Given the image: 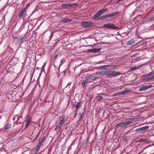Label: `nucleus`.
<instances>
[{
	"mask_svg": "<svg viewBox=\"0 0 154 154\" xmlns=\"http://www.w3.org/2000/svg\"><path fill=\"white\" fill-rule=\"evenodd\" d=\"M58 56V54H55L54 55V57H55V58H53V59H54V60L55 61L56 60V58H57Z\"/></svg>",
	"mask_w": 154,
	"mask_h": 154,
	"instance_id": "473e14b6",
	"label": "nucleus"
},
{
	"mask_svg": "<svg viewBox=\"0 0 154 154\" xmlns=\"http://www.w3.org/2000/svg\"><path fill=\"white\" fill-rule=\"evenodd\" d=\"M72 19H64L62 20V22L63 23H68L71 21Z\"/></svg>",
	"mask_w": 154,
	"mask_h": 154,
	"instance_id": "5701e85b",
	"label": "nucleus"
},
{
	"mask_svg": "<svg viewBox=\"0 0 154 154\" xmlns=\"http://www.w3.org/2000/svg\"><path fill=\"white\" fill-rule=\"evenodd\" d=\"M77 3L64 4L61 5V7L64 8H69L70 7L76 6Z\"/></svg>",
	"mask_w": 154,
	"mask_h": 154,
	"instance_id": "423d86ee",
	"label": "nucleus"
},
{
	"mask_svg": "<svg viewBox=\"0 0 154 154\" xmlns=\"http://www.w3.org/2000/svg\"><path fill=\"white\" fill-rule=\"evenodd\" d=\"M41 145H42V144H41V143H38L36 146V147H39L40 148Z\"/></svg>",
	"mask_w": 154,
	"mask_h": 154,
	"instance_id": "a19ab883",
	"label": "nucleus"
},
{
	"mask_svg": "<svg viewBox=\"0 0 154 154\" xmlns=\"http://www.w3.org/2000/svg\"><path fill=\"white\" fill-rule=\"evenodd\" d=\"M44 139L43 138L41 140L39 141L38 143H41V144H42V143L44 142Z\"/></svg>",
	"mask_w": 154,
	"mask_h": 154,
	"instance_id": "c9c22d12",
	"label": "nucleus"
},
{
	"mask_svg": "<svg viewBox=\"0 0 154 154\" xmlns=\"http://www.w3.org/2000/svg\"><path fill=\"white\" fill-rule=\"evenodd\" d=\"M120 73V72H116L115 70L107 71V76H115L119 75Z\"/></svg>",
	"mask_w": 154,
	"mask_h": 154,
	"instance_id": "20e7f679",
	"label": "nucleus"
},
{
	"mask_svg": "<svg viewBox=\"0 0 154 154\" xmlns=\"http://www.w3.org/2000/svg\"><path fill=\"white\" fill-rule=\"evenodd\" d=\"M65 120V117H63L59 121V124L57 125V127L58 128H60L61 126L63 124L64 122V121Z\"/></svg>",
	"mask_w": 154,
	"mask_h": 154,
	"instance_id": "4468645a",
	"label": "nucleus"
},
{
	"mask_svg": "<svg viewBox=\"0 0 154 154\" xmlns=\"http://www.w3.org/2000/svg\"><path fill=\"white\" fill-rule=\"evenodd\" d=\"M25 122V129H26L32 124L31 117L30 116H29V117L27 118Z\"/></svg>",
	"mask_w": 154,
	"mask_h": 154,
	"instance_id": "39448f33",
	"label": "nucleus"
},
{
	"mask_svg": "<svg viewBox=\"0 0 154 154\" xmlns=\"http://www.w3.org/2000/svg\"><path fill=\"white\" fill-rule=\"evenodd\" d=\"M137 119L135 118H132L129 119L127 120L126 121L122 122L119 123L116 125V127L119 128L120 127H122L124 126L129 125L133 122L136 121Z\"/></svg>",
	"mask_w": 154,
	"mask_h": 154,
	"instance_id": "f257e3e1",
	"label": "nucleus"
},
{
	"mask_svg": "<svg viewBox=\"0 0 154 154\" xmlns=\"http://www.w3.org/2000/svg\"><path fill=\"white\" fill-rule=\"evenodd\" d=\"M95 74H92L89 76H87V78H88L89 80H90L94 81L98 78V77L95 75Z\"/></svg>",
	"mask_w": 154,
	"mask_h": 154,
	"instance_id": "9d476101",
	"label": "nucleus"
},
{
	"mask_svg": "<svg viewBox=\"0 0 154 154\" xmlns=\"http://www.w3.org/2000/svg\"><path fill=\"white\" fill-rule=\"evenodd\" d=\"M23 28V26H21V27H20V28H21V29H22Z\"/></svg>",
	"mask_w": 154,
	"mask_h": 154,
	"instance_id": "de8ad7c7",
	"label": "nucleus"
},
{
	"mask_svg": "<svg viewBox=\"0 0 154 154\" xmlns=\"http://www.w3.org/2000/svg\"><path fill=\"white\" fill-rule=\"evenodd\" d=\"M108 67H110L111 69H113L114 67L113 65H103L100 66L99 67V69H107V68Z\"/></svg>",
	"mask_w": 154,
	"mask_h": 154,
	"instance_id": "6e6552de",
	"label": "nucleus"
},
{
	"mask_svg": "<svg viewBox=\"0 0 154 154\" xmlns=\"http://www.w3.org/2000/svg\"><path fill=\"white\" fill-rule=\"evenodd\" d=\"M107 18V16L106 15L104 16H103L100 17V20H103L104 19H106Z\"/></svg>",
	"mask_w": 154,
	"mask_h": 154,
	"instance_id": "c756f323",
	"label": "nucleus"
},
{
	"mask_svg": "<svg viewBox=\"0 0 154 154\" xmlns=\"http://www.w3.org/2000/svg\"><path fill=\"white\" fill-rule=\"evenodd\" d=\"M96 74L101 75H106L107 76V71H103L101 72H97L95 73Z\"/></svg>",
	"mask_w": 154,
	"mask_h": 154,
	"instance_id": "a211bd4d",
	"label": "nucleus"
},
{
	"mask_svg": "<svg viewBox=\"0 0 154 154\" xmlns=\"http://www.w3.org/2000/svg\"><path fill=\"white\" fill-rule=\"evenodd\" d=\"M122 116H124V114H123V115H122Z\"/></svg>",
	"mask_w": 154,
	"mask_h": 154,
	"instance_id": "864d4df0",
	"label": "nucleus"
},
{
	"mask_svg": "<svg viewBox=\"0 0 154 154\" xmlns=\"http://www.w3.org/2000/svg\"><path fill=\"white\" fill-rule=\"evenodd\" d=\"M17 119V120L16 121L17 124L21 123V120L22 119V116H15Z\"/></svg>",
	"mask_w": 154,
	"mask_h": 154,
	"instance_id": "dca6fc26",
	"label": "nucleus"
},
{
	"mask_svg": "<svg viewBox=\"0 0 154 154\" xmlns=\"http://www.w3.org/2000/svg\"><path fill=\"white\" fill-rule=\"evenodd\" d=\"M66 61V59L65 58H63V59H62L60 63V66H61V65H62V64H63V63L65 62Z\"/></svg>",
	"mask_w": 154,
	"mask_h": 154,
	"instance_id": "c85d7f7f",
	"label": "nucleus"
},
{
	"mask_svg": "<svg viewBox=\"0 0 154 154\" xmlns=\"http://www.w3.org/2000/svg\"><path fill=\"white\" fill-rule=\"evenodd\" d=\"M76 113L75 115V116H76Z\"/></svg>",
	"mask_w": 154,
	"mask_h": 154,
	"instance_id": "603ef678",
	"label": "nucleus"
},
{
	"mask_svg": "<svg viewBox=\"0 0 154 154\" xmlns=\"http://www.w3.org/2000/svg\"><path fill=\"white\" fill-rule=\"evenodd\" d=\"M45 63H44V66H45Z\"/></svg>",
	"mask_w": 154,
	"mask_h": 154,
	"instance_id": "3c124183",
	"label": "nucleus"
},
{
	"mask_svg": "<svg viewBox=\"0 0 154 154\" xmlns=\"http://www.w3.org/2000/svg\"><path fill=\"white\" fill-rule=\"evenodd\" d=\"M118 96V95H117V93L114 94H113V96Z\"/></svg>",
	"mask_w": 154,
	"mask_h": 154,
	"instance_id": "c03bdc74",
	"label": "nucleus"
},
{
	"mask_svg": "<svg viewBox=\"0 0 154 154\" xmlns=\"http://www.w3.org/2000/svg\"><path fill=\"white\" fill-rule=\"evenodd\" d=\"M103 26L105 28L116 29L114 25L111 23H105L104 24Z\"/></svg>",
	"mask_w": 154,
	"mask_h": 154,
	"instance_id": "0eeeda50",
	"label": "nucleus"
},
{
	"mask_svg": "<svg viewBox=\"0 0 154 154\" xmlns=\"http://www.w3.org/2000/svg\"><path fill=\"white\" fill-rule=\"evenodd\" d=\"M82 106V103L81 102H79L77 104H76L75 105H74V107H75L76 109H78L79 108H80Z\"/></svg>",
	"mask_w": 154,
	"mask_h": 154,
	"instance_id": "f3484780",
	"label": "nucleus"
},
{
	"mask_svg": "<svg viewBox=\"0 0 154 154\" xmlns=\"http://www.w3.org/2000/svg\"><path fill=\"white\" fill-rule=\"evenodd\" d=\"M153 79H154V75H152Z\"/></svg>",
	"mask_w": 154,
	"mask_h": 154,
	"instance_id": "09e8293b",
	"label": "nucleus"
},
{
	"mask_svg": "<svg viewBox=\"0 0 154 154\" xmlns=\"http://www.w3.org/2000/svg\"><path fill=\"white\" fill-rule=\"evenodd\" d=\"M120 14V13L119 11H116L113 12L112 14V17L116 15L119 14Z\"/></svg>",
	"mask_w": 154,
	"mask_h": 154,
	"instance_id": "cd10ccee",
	"label": "nucleus"
},
{
	"mask_svg": "<svg viewBox=\"0 0 154 154\" xmlns=\"http://www.w3.org/2000/svg\"><path fill=\"white\" fill-rule=\"evenodd\" d=\"M108 10L107 8L106 9H101V10L99 11H98L100 13V15H102L103 14L105 13Z\"/></svg>",
	"mask_w": 154,
	"mask_h": 154,
	"instance_id": "412c9836",
	"label": "nucleus"
},
{
	"mask_svg": "<svg viewBox=\"0 0 154 154\" xmlns=\"http://www.w3.org/2000/svg\"><path fill=\"white\" fill-rule=\"evenodd\" d=\"M81 25L84 28H91L94 26L92 23L90 21H83L81 23Z\"/></svg>",
	"mask_w": 154,
	"mask_h": 154,
	"instance_id": "7ed1b4c3",
	"label": "nucleus"
},
{
	"mask_svg": "<svg viewBox=\"0 0 154 154\" xmlns=\"http://www.w3.org/2000/svg\"><path fill=\"white\" fill-rule=\"evenodd\" d=\"M124 0H118L116 2L117 3H118L119 2L122 1H124Z\"/></svg>",
	"mask_w": 154,
	"mask_h": 154,
	"instance_id": "37998d69",
	"label": "nucleus"
},
{
	"mask_svg": "<svg viewBox=\"0 0 154 154\" xmlns=\"http://www.w3.org/2000/svg\"><path fill=\"white\" fill-rule=\"evenodd\" d=\"M87 52L88 53H90V52H93V51L92 49H88L87 50Z\"/></svg>",
	"mask_w": 154,
	"mask_h": 154,
	"instance_id": "58836bf2",
	"label": "nucleus"
},
{
	"mask_svg": "<svg viewBox=\"0 0 154 154\" xmlns=\"http://www.w3.org/2000/svg\"><path fill=\"white\" fill-rule=\"evenodd\" d=\"M29 4H27L26 6H29Z\"/></svg>",
	"mask_w": 154,
	"mask_h": 154,
	"instance_id": "a18cd8bd",
	"label": "nucleus"
},
{
	"mask_svg": "<svg viewBox=\"0 0 154 154\" xmlns=\"http://www.w3.org/2000/svg\"><path fill=\"white\" fill-rule=\"evenodd\" d=\"M13 41L15 44H18L20 42L19 40V38L17 37H14V38Z\"/></svg>",
	"mask_w": 154,
	"mask_h": 154,
	"instance_id": "aec40b11",
	"label": "nucleus"
},
{
	"mask_svg": "<svg viewBox=\"0 0 154 154\" xmlns=\"http://www.w3.org/2000/svg\"><path fill=\"white\" fill-rule=\"evenodd\" d=\"M39 149H40V148L36 147L34 151L35 152V153H36L37 152H38L39 150Z\"/></svg>",
	"mask_w": 154,
	"mask_h": 154,
	"instance_id": "72a5a7b5",
	"label": "nucleus"
},
{
	"mask_svg": "<svg viewBox=\"0 0 154 154\" xmlns=\"http://www.w3.org/2000/svg\"><path fill=\"white\" fill-rule=\"evenodd\" d=\"M11 125H9V124L6 125L5 127L4 128V130H6L8 129L11 128Z\"/></svg>",
	"mask_w": 154,
	"mask_h": 154,
	"instance_id": "bb28decb",
	"label": "nucleus"
},
{
	"mask_svg": "<svg viewBox=\"0 0 154 154\" xmlns=\"http://www.w3.org/2000/svg\"><path fill=\"white\" fill-rule=\"evenodd\" d=\"M152 85H147L143 86L141 87L139 89V91H143L147 90L149 88L151 87Z\"/></svg>",
	"mask_w": 154,
	"mask_h": 154,
	"instance_id": "1a4fd4ad",
	"label": "nucleus"
},
{
	"mask_svg": "<svg viewBox=\"0 0 154 154\" xmlns=\"http://www.w3.org/2000/svg\"><path fill=\"white\" fill-rule=\"evenodd\" d=\"M131 91V90L130 91L129 89H125L122 91L117 93V94L118 96H119L127 93H129Z\"/></svg>",
	"mask_w": 154,
	"mask_h": 154,
	"instance_id": "9b49d317",
	"label": "nucleus"
},
{
	"mask_svg": "<svg viewBox=\"0 0 154 154\" xmlns=\"http://www.w3.org/2000/svg\"><path fill=\"white\" fill-rule=\"evenodd\" d=\"M137 41V38H134L131 39L127 43V44L128 45H131L134 44Z\"/></svg>",
	"mask_w": 154,
	"mask_h": 154,
	"instance_id": "f8f14e48",
	"label": "nucleus"
},
{
	"mask_svg": "<svg viewBox=\"0 0 154 154\" xmlns=\"http://www.w3.org/2000/svg\"><path fill=\"white\" fill-rule=\"evenodd\" d=\"M26 8H24L20 10L18 14L20 18H22L23 20L25 19L26 15Z\"/></svg>",
	"mask_w": 154,
	"mask_h": 154,
	"instance_id": "f03ea898",
	"label": "nucleus"
},
{
	"mask_svg": "<svg viewBox=\"0 0 154 154\" xmlns=\"http://www.w3.org/2000/svg\"><path fill=\"white\" fill-rule=\"evenodd\" d=\"M141 66L137 67V66H135L131 68L130 69V70L131 71H134L135 70H136V69L139 68Z\"/></svg>",
	"mask_w": 154,
	"mask_h": 154,
	"instance_id": "393cba45",
	"label": "nucleus"
},
{
	"mask_svg": "<svg viewBox=\"0 0 154 154\" xmlns=\"http://www.w3.org/2000/svg\"><path fill=\"white\" fill-rule=\"evenodd\" d=\"M146 140L145 139H141L139 140H137L136 141V142H146Z\"/></svg>",
	"mask_w": 154,
	"mask_h": 154,
	"instance_id": "b1692460",
	"label": "nucleus"
},
{
	"mask_svg": "<svg viewBox=\"0 0 154 154\" xmlns=\"http://www.w3.org/2000/svg\"><path fill=\"white\" fill-rule=\"evenodd\" d=\"M15 118L13 119L14 120V121L15 120Z\"/></svg>",
	"mask_w": 154,
	"mask_h": 154,
	"instance_id": "8fccbe9b",
	"label": "nucleus"
},
{
	"mask_svg": "<svg viewBox=\"0 0 154 154\" xmlns=\"http://www.w3.org/2000/svg\"><path fill=\"white\" fill-rule=\"evenodd\" d=\"M152 77V75H148V78H149V82L151 80H153V79Z\"/></svg>",
	"mask_w": 154,
	"mask_h": 154,
	"instance_id": "2f4dec72",
	"label": "nucleus"
},
{
	"mask_svg": "<svg viewBox=\"0 0 154 154\" xmlns=\"http://www.w3.org/2000/svg\"><path fill=\"white\" fill-rule=\"evenodd\" d=\"M25 36H20V38H19V40L20 42L22 40H23Z\"/></svg>",
	"mask_w": 154,
	"mask_h": 154,
	"instance_id": "7c9ffc66",
	"label": "nucleus"
},
{
	"mask_svg": "<svg viewBox=\"0 0 154 154\" xmlns=\"http://www.w3.org/2000/svg\"><path fill=\"white\" fill-rule=\"evenodd\" d=\"M103 98V97L102 96H98L97 97V99L98 100L100 101L102 100Z\"/></svg>",
	"mask_w": 154,
	"mask_h": 154,
	"instance_id": "f704fd0d",
	"label": "nucleus"
},
{
	"mask_svg": "<svg viewBox=\"0 0 154 154\" xmlns=\"http://www.w3.org/2000/svg\"><path fill=\"white\" fill-rule=\"evenodd\" d=\"M89 80L88 79V78H87V77H86V79L84 80L82 83V85L83 87L85 86V85L89 81Z\"/></svg>",
	"mask_w": 154,
	"mask_h": 154,
	"instance_id": "6ab92c4d",
	"label": "nucleus"
},
{
	"mask_svg": "<svg viewBox=\"0 0 154 154\" xmlns=\"http://www.w3.org/2000/svg\"><path fill=\"white\" fill-rule=\"evenodd\" d=\"M149 126H146L145 127H143L141 128H139L137 131H145L149 128Z\"/></svg>",
	"mask_w": 154,
	"mask_h": 154,
	"instance_id": "2eb2a0df",
	"label": "nucleus"
},
{
	"mask_svg": "<svg viewBox=\"0 0 154 154\" xmlns=\"http://www.w3.org/2000/svg\"><path fill=\"white\" fill-rule=\"evenodd\" d=\"M148 74L149 75H152L154 74V71L151 72Z\"/></svg>",
	"mask_w": 154,
	"mask_h": 154,
	"instance_id": "4c0bfd02",
	"label": "nucleus"
},
{
	"mask_svg": "<svg viewBox=\"0 0 154 154\" xmlns=\"http://www.w3.org/2000/svg\"><path fill=\"white\" fill-rule=\"evenodd\" d=\"M106 15L107 16V18L112 17L111 14H108V15Z\"/></svg>",
	"mask_w": 154,
	"mask_h": 154,
	"instance_id": "e433bc0d",
	"label": "nucleus"
},
{
	"mask_svg": "<svg viewBox=\"0 0 154 154\" xmlns=\"http://www.w3.org/2000/svg\"><path fill=\"white\" fill-rule=\"evenodd\" d=\"M148 74L146 75H143L141 76L142 80L144 82H149V78H148Z\"/></svg>",
	"mask_w": 154,
	"mask_h": 154,
	"instance_id": "ddd939ff",
	"label": "nucleus"
},
{
	"mask_svg": "<svg viewBox=\"0 0 154 154\" xmlns=\"http://www.w3.org/2000/svg\"><path fill=\"white\" fill-rule=\"evenodd\" d=\"M1 119V117H0V119Z\"/></svg>",
	"mask_w": 154,
	"mask_h": 154,
	"instance_id": "5fc2aeb1",
	"label": "nucleus"
},
{
	"mask_svg": "<svg viewBox=\"0 0 154 154\" xmlns=\"http://www.w3.org/2000/svg\"><path fill=\"white\" fill-rule=\"evenodd\" d=\"M33 135V133H32L31 135V136H32Z\"/></svg>",
	"mask_w": 154,
	"mask_h": 154,
	"instance_id": "49530a36",
	"label": "nucleus"
},
{
	"mask_svg": "<svg viewBox=\"0 0 154 154\" xmlns=\"http://www.w3.org/2000/svg\"><path fill=\"white\" fill-rule=\"evenodd\" d=\"M71 82L69 83H68L66 88L68 87L69 88H70V86L71 85Z\"/></svg>",
	"mask_w": 154,
	"mask_h": 154,
	"instance_id": "ea45409f",
	"label": "nucleus"
},
{
	"mask_svg": "<svg viewBox=\"0 0 154 154\" xmlns=\"http://www.w3.org/2000/svg\"><path fill=\"white\" fill-rule=\"evenodd\" d=\"M138 55V54H135L131 56V57H133L137 56V55Z\"/></svg>",
	"mask_w": 154,
	"mask_h": 154,
	"instance_id": "79ce46f5",
	"label": "nucleus"
},
{
	"mask_svg": "<svg viewBox=\"0 0 154 154\" xmlns=\"http://www.w3.org/2000/svg\"><path fill=\"white\" fill-rule=\"evenodd\" d=\"M101 16L99 12L98 11L93 17L94 19H96L97 18L100 17Z\"/></svg>",
	"mask_w": 154,
	"mask_h": 154,
	"instance_id": "4be33fe9",
	"label": "nucleus"
},
{
	"mask_svg": "<svg viewBox=\"0 0 154 154\" xmlns=\"http://www.w3.org/2000/svg\"><path fill=\"white\" fill-rule=\"evenodd\" d=\"M101 48H94L92 49L93 52H96L99 51L101 50Z\"/></svg>",
	"mask_w": 154,
	"mask_h": 154,
	"instance_id": "a878e982",
	"label": "nucleus"
}]
</instances>
